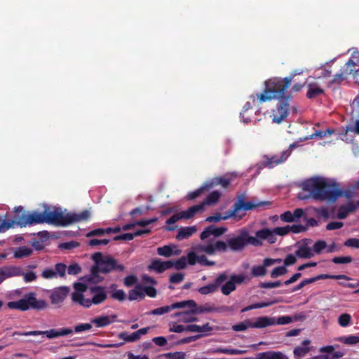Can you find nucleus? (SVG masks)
I'll list each match as a JSON object with an SVG mask.
<instances>
[{"label": "nucleus", "mask_w": 359, "mask_h": 359, "mask_svg": "<svg viewBox=\"0 0 359 359\" xmlns=\"http://www.w3.org/2000/svg\"><path fill=\"white\" fill-rule=\"evenodd\" d=\"M227 231L224 226H216L210 225L206 227L200 235L202 241L207 240V242L196 248L198 252H205L209 255H214L217 252H226L231 251L238 252L243 251L248 245L255 247L263 245V241H266L264 228L255 232L254 236L250 235L247 228H242L235 233L229 234L225 241L216 240Z\"/></svg>", "instance_id": "1"}, {"label": "nucleus", "mask_w": 359, "mask_h": 359, "mask_svg": "<svg viewBox=\"0 0 359 359\" xmlns=\"http://www.w3.org/2000/svg\"><path fill=\"white\" fill-rule=\"evenodd\" d=\"M303 191L308 194L300 193L299 199L304 200L312 198L319 201L334 202L342 193L337 183L324 177H316L303 182L301 184Z\"/></svg>", "instance_id": "2"}, {"label": "nucleus", "mask_w": 359, "mask_h": 359, "mask_svg": "<svg viewBox=\"0 0 359 359\" xmlns=\"http://www.w3.org/2000/svg\"><path fill=\"white\" fill-rule=\"evenodd\" d=\"M74 289L72 302L87 309L104 303L108 297L107 288L100 285L88 287L82 283H75Z\"/></svg>", "instance_id": "3"}, {"label": "nucleus", "mask_w": 359, "mask_h": 359, "mask_svg": "<svg viewBox=\"0 0 359 359\" xmlns=\"http://www.w3.org/2000/svg\"><path fill=\"white\" fill-rule=\"evenodd\" d=\"M19 222L20 226L43 223L65 226L68 225L67 213L64 214L61 208L49 207L45 205L43 212L34 211L23 215L22 219Z\"/></svg>", "instance_id": "4"}, {"label": "nucleus", "mask_w": 359, "mask_h": 359, "mask_svg": "<svg viewBox=\"0 0 359 359\" xmlns=\"http://www.w3.org/2000/svg\"><path fill=\"white\" fill-rule=\"evenodd\" d=\"M267 204H269L268 202H259L255 200H252L250 201H245L244 196L242 195L238 197L237 201L234 203L232 208L228 212H226L224 216H222L219 213H217L214 216L208 217L205 219V221L208 222H219L221 220H226L229 218H235L236 220H240L243 218L245 214L239 215V211L251 210Z\"/></svg>", "instance_id": "5"}, {"label": "nucleus", "mask_w": 359, "mask_h": 359, "mask_svg": "<svg viewBox=\"0 0 359 359\" xmlns=\"http://www.w3.org/2000/svg\"><path fill=\"white\" fill-rule=\"evenodd\" d=\"M265 89L264 93L257 95L259 102H265L271 100L284 99L285 93L290 83H287V81L285 79L273 78L266 81Z\"/></svg>", "instance_id": "6"}, {"label": "nucleus", "mask_w": 359, "mask_h": 359, "mask_svg": "<svg viewBox=\"0 0 359 359\" xmlns=\"http://www.w3.org/2000/svg\"><path fill=\"white\" fill-rule=\"evenodd\" d=\"M7 307L11 309L22 311H25L29 309L41 311L47 309L48 304L44 299H37L36 293L29 292L18 301L8 302Z\"/></svg>", "instance_id": "7"}, {"label": "nucleus", "mask_w": 359, "mask_h": 359, "mask_svg": "<svg viewBox=\"0 0 359 359\" xmlns=\"http://www.w3.org/2000/svg\"><path fill=\"white\" fill-rule=\"evenodd\" d=\"M306 230V227L302 224L287 225L285 226L275 227L272 229L264 228L266 241L269 244H273L276 242L277 236H284L287 235L290 232L298 233Z\"/></svg>", "instance_id": "8"}, {"label": "nucleus", "mask_w": 359, "mask_h": 359, "mask_svg": "<svg viewBox=\"0 0 359 359\" xmlns=\"http://www.w3.org/2000/svg\"><path fill=\"white\" fill-rule=\"evenodd\" d=\"M92 259L98 271L102 273H108L112 270L121 271L124 269V266L118 264L116 259L109 256H103L100 252L93 255Z\"/></svg>", "instance_id": "9"}, {"label": "nucleus", "mask_w": 359, "mask_h": 359, "mask_svg": "<svg viewBox=\"0 0 359 359\" xmlns=\"http://www.w3.org/2000/svg\"><path fill=\"white\" fill-rule=\"evenodd\" d=\"M347 75H352L353 77L359 75V53H354L351 58L346 63L345 69L341 70L340 73L334 75L333 83L343 81Z\"/></svg>", "instance_id": "10"}, {"label": "nucleus", "mask_w": 359, "mask_h": 359, "mask_svg": "<svg viewBox=\"0 0 359 359\" xmlns=\"http://www.w3.org/2000/svg\"><path fill=\"white\" fill-rule=\"evenodd\" d=\"M290 96H287L284 99L278 100L279 102L277 105V109L273 111V122L276 123H280L284 121L289 111V100Z\"/></svg>", "instance_id": "11"}, {"label": "nucleus", "mask_w": 359, "mask_h": 359, "mask_svg": "<svg viewBox=\"0 0 359 359\" xmlns=\"http://www.w3.org/2000/svg\"><path fill=\"white\" fill-rule=\"evenodd\" d=\"M295 255L301 259H311L314 257L312 249V240L303 239L296 244Z\"/></svg>", "instance_id": "12"}, {"label": "nucleus", "mask_w": 359, "mask_h": 359, "mask_svg": "<svg viewBox=\"0 0 359 359\" xmlns=\"http://www.w3.org/2000/svg\"><path fill=\"white\" fill-rule=\"evenodd\" d=\"M70 292L67 286H60L49 291V298L53 305L60 306Z\"/></svg>", "instance_id": "13"}, {"label": "nucleus", "mask_w": 359, "mask_h": 359, "mask_svg": "<svg viewBox=\"0 0 359 359\" xmlns=\"http://www.w3.org/2000/svg\"><path fill=\"white\" fill-rule=\"evenodd\" d=\"M67 266L62 263H57L53 268H46L41 273V276L44 279H53L57 277H64L66 274Z\"/></svg>", "instance_id": "14"}, {"label": "nucleus", "mask_w": 359, "mask_h": 359, "mask_svg": "<svg viewBox=\"0 0 359 359\" xmlns=\"http://www.w3.org/2000/svg\"><path fill=\"white\" fill-rule=\"evenodd\" d=\"M227 280V276L225 273H220L215 279V282L198 288V292L206 295L215 293L218 290L219 286Z\"/></svg>", "instance_id": "15"}, {"label": "nucleus", "mask_w": 359, "mask_h": 359, "mask_svg": "<svg viewBox=\"0 0 359 359\" xmlns=\"http://www.w3.org/2000/svg\"><path fill=\"white\" fill-rule=\"evenodd\" d=\"M244 279L245 277L243 275H231L229 280L219 286L221 287L222 293L224 295H229L231 292L236 290V284H241L243 282Z\"/></svg>", "instance_id": "16"}, {"label": "nucleus", "mask_w": 359, "mask_h": 359, "mask_svg": "<svg viewBox=\"0 0 359 359\" xmlns=\"http://www.w3.org/2000/svg\"><path fill=\"white\" fill-rule=\"evenodd\" d=\"M21 269L14 266H7L0 268V284L7 278L20 276Z\"/></svg>", "instance_id": "17"}, {"label": "nucleus", "mask_w": 359, "mask_h": 359, "mask_svg": "<svg viewBox=\"0 0 359 359\" xmlns=\"http://www.w3.org/2000/svg\"><path fill=\"white\" fill-rule=\"evenodd\" d=\"M13 335H21V336H37V335H46L48 339H53L57 337V330L55 329H50L46 331H29L25 332H15Z\"/></svg>", "instance_id": "18"}, {"label": "nucleus", "mask_w": 359, "mask_h": 359, "mask_svg": "<svg viewBox=\"0 0 359 359\" xmlns=\"http://www.w3.org/2000/svg\"><path fill=\"white\" fill-rule=\"evenodd\" d=\"M172 267H173L172 261H161L160 259H154L152 261L151 265H149V269H152L158 273H162L166 269H170Z\"/></svg>", "instance_id": "19"}, {"label": "nucleus", "mask_w": 359, "mask_h": 359, "mask_svg": "<svg viewBox=\"0 0 359 359\" xmlns=\"http://www.w3.org/2000/svg\"><path fill=\"white\" fill-rule=\"evenodd\" d=\"M91 216L89 210H85L80 213H67L68 225L75 222L88 220Z\"/></svg>", "instance_id": "20"}, {"label": "nucleus", "mask_w": 359, "mask_h": 359, "mask_svg": "<svg viewBox=\"0 0 359 359\" xmlns=\"http://www.w3.org/2000/svg\"><path fill=\"white\" fill-rule=\"evenodd\" d=\"M290 154V152L289 151H283L279 155H275L270 158H268L265 165L271 168L284 162L289 157Z\"/></svg>", "instance_id": "21"}, {"label": "nucleus", "mask_w": 359, "mask_h": 359, "mask_svg": "<svg viewBox=\"0 0 359 359\" xmlns=\"http://www.w3.org/2000/svg\"><path fill=\"white\" fill-rule=\"evenodd\" d=\"M194 314H196V313L193 311V308H191L188 311L175 313L173 317H178L179 322L189 323L198 320V318L194 316Z\"/></svg>", "instance_id": "22"}, {"label": "nucleus", "mask_w": 359, "mask_h": 359, "mask_svg": "<svg viewBox=\"0 0 359 359\" xmlns=\"http://www.w3.org/2000/svg\"><path fill=\"white\" fill-rule=\"evenodd\" d=\"M182 251L176 245H164L157 248V253L160 256L170 257L172 255H179Z\"/></svg>", "instance_id": "23"}, {"label": "nucleus", "mask_w": 359, "mask_h": 359, "mask_svg": "<svg viewBox=\"0 0 359 359\" xmlns=\"http://www.w3.org/2000/svg\"><path fill=\"white\" fill-rule=\"evenodd\" d=\"M275 324V319L266 316L259 317L255 320L254 322L251 321V327L253 328H264L269 325Z\"/></svg>", "instance_id": "24"}, {"label": "nucleus", "mask_w": 359, "mask_h": 359, "mask_svg": "<svg viewBox=\"0 0 359 359\" xmlns=\"http://www.w3.org/2000/svg\"><path fill=\"white\" fill-rule=\"evenodd\" d=\"M116 316L114 315L111 316H102L95 318H93L91 322L96 325L97 327H102L109 325L112 322L115 321Z\"/></svg>", "instance_id": "25"}, {"label": "nucleus", "mask_w": 359, "mask_h": 359, "mask_svg": "<svg viewBox=\"0 0 359 359\" xmlns=\"http://www.w3.org/2000/svg\"><path fill=\"white\" fill-rule=\"evenodd\" d=\"M197 229L195 226L181 227L178 231L176 238L180 241L188 238L195 233Z\"/></svg>", "instance_id": "26"}, {"label": "nucleus", "mask_w": 359, "mask_h": 359, "mask_svg": "<svg viewBox=\"0 0 359 359\" xmlns=\"http://www.w3.org/2000/svg\"><path fill=\"white\" fill-rule=\"evenodd\" d=\"M310 342L309 339H305L302 341L301 346L295 347L293 351L294 356L296 358L305 356L310 351V348L308 347Z\"/></svg>", "instance_id": "27"}, {"label": "nucleus", "mask_w": 359, "mask_h": 359, "mask_svg": "<svg viewBox=\"0 0 359 359\" xmlns=\"http://www.w3.org/2000/svg\"><path fill=\"white\" fill-rule=\"evenodd\" d=\"M33 252V249L27 246H20L13 251V257L16 259H22L30 256Z\"/></svg>", "instance_id": "28"}, {"label": "nucleus", "mask_w": 359, "mask_h": 359, "mask_svg": "<svg viewBox=\"0 0 359 359\" xmlns=\"http://www.w3.org/2000/svg\"><path fill=\"white\" fill-rule=\"evenodd\" d=\"M204 209V203H199L190 207L185 211H182V217L184 219H190L197 212H202Z\"/></svg>", "instance_id": "29"}, {"label": "nucleus", "mask_w": 359, "mask_h": 359, "mask_svg": "<svg viewBox=\"0 0 359 359\" xmlns=\"http://www.w3.org/2000/svg\"><path fill=\"white\" fill-rule=\"evenodd\" d=\"M356 208V206L353 203H348L346 205L341 206L337 212V217L339 219H345L348 215L353 212Z\"/></svg>", "instance_id": "30"}, {"label": "nucleus", "mask_w": 359, "mask_h": 359, "mask_svg": "<svg viewBox=\"0 0 359 359\" xmlns=\"http://www.w3.org/2000/svg\"><path fill=\"white\" fill-rule=\"evenodd\" d=\"M256 359H287V358L280 352L266 351L259 353Z\"/></svg>", "instance_id": "31"}, {"label": "nucleus", "mask_w": 359, "mask_h": 359, "mask_svg": "<svg viewBox=\"0 0 359 359\" xmlns=\"http://www.w3.org/2000/svg\"><path fill=\"white\" fill-rule=\"evenodd\" d=\"M324 90L317 83H309L308 85V91L306 96L309 99L316 97L317 96L323 94Z\"/></svg>", "instance_id": "32"}, {"label": "nucleus", "mask_w": 359, "mask_h": 359, "mask_svg": "<svg viewBox=\"0 0 359 359\" xmlns=\"http://www.w3.org/2000/svg\"><path fill=\"white\" fill-rule=\"evenodd\" d=\"M231 180V178H230L227 176H225V177H220V178H218V177L214 178L211 182H207V183L209 185L208 186L209 189L212 188L214 185H217V184H220L222 187L226 188L230 184Z\"/></svg>", "instance_id": "33"}, {"label": "nucleus", "mask_w": 359, "mask_h": 359, "mask_svg": "<svg viewBox=\"0 0 359 359\" xmlns=\"http://www.w3.org/2000/svg\"><path fill=\"white\" fill-rule=\"evenodd\" d=\"M212 353H223L228 355H241L245 353L244 350L235 349V348H218L214 349Z\"/></svg>", "instance_id": "34"}, {"label": "nucleus", "mask_w": 359, "mask_h": 359, "mask_svg": "<svg viewBox=\"0 0 359 359\" xmlns=\"http://www.w3.org/2000/svg\"><path fill=\"white\" fill-rule=\"evenodd\" d=\"M196 306V302L194 300H185L174 303L170 305L172 309L188 308L189 309Z\"/></svg>", "instance_id": "35"}, {"label": "nucleus", "mask_w": 359, "mask_h": 359, "mask_svg": "<svg viewBox=\"0 0 359 359\" xmlns=\"http://www.w3.org/2000/svg\"><path fill=\"white\" fill-rule=\"evenodd\" d=\"M22 217H23V215L21 217H20L18 221H14V220H11L9 222L6 221V220L2 221L0 223V233L4 232L11 228H14L15 226V225L20 226L19 222L22 219Z\"/></svg>", "instance_id": "36"}, {"label": "nucleus", "mask_w": 359, "mask_h": 359, "mask_svg": "<svg viewBox=\"0 0 359 359\" xmlns=\"http://www.w3.org/2000/svg\"><path fill=\"white\" fill-rule=\"evenodd\" d=\"M221 196V194L217 191H215L210 193L206 198V199L202 202L201 203H204V206L205 205H214L219 201V198Z\"/></svg>", "instance_id": "37"}, {"label": "nucleus", "mask_w": 359, "mask_h": 359, "mask_svg": "<svg viewBox=\"0 0 359 359\" xmlns=\"http://www.w3.org/2000/svg\"><path fill=\"white\" fill-rule=\"evenodd\" d=\"M144 297V293L142 291V288L140 287H136L135 289L132 290L129 292L128 299L130 301L142 299Z\"/></svg>", "instance_id": "38"}, {"label": "nucleus", "mask_w": 359, "mask_h": 359, "mask_svg": "<svg viewBox=\"0 0 359 359\" xmlns=\"http://www.w3.org/2000/svg\"><path fill=\"white\" fill-rule=\"evenodd\" d=\"M199 245H196L193 248V251L188 253L187 259V263H189L190 265H194L196 262H198V254L201 253L202 252H198L196 251V248ZM205 253V252H203Z\"/></svg>", "instance_id": "39"}, {"label": "nucleus", "mask_w": 359, "mask_h": 359, "mask_svg": "<svg viewBox=\"0 0 359 359\" xmlns=\"http://www.w3.org/2000/svg\"><path fill=\"white\" fill-rule=\"evenodd\" d=\"M326 248L327 243L324 241L319 240L314 243L312 242V249L314 255L316 254H320L323 252V250H325Z\"/></svg>", "instance_id": "40"}, {"label": "nucleus", "mask_w": 359, "mask_h": 359, "mask_svg": "<svg viewBox=\"0 0 359 359\" xmlns=\"http://www.w3.org/2000/svg\"><path fill=\"white\" fill-rule=\"evenodd\" d=\"M208 186L209 185L208 183H205L199 189L195 190L194 191L189 193L187 195V198L189 200H193V199L198 197L205 189H209Z\"/></svg>", "instance_id": "41"}, {"label": "nucleus", "mask_w": 359, "mask_h": 359, "mask_svg": "<svg viewBox=\"0 0 359 359\" xmlns=\"http://www.w3.org/2000/svg\"><path fill=\"white\" fill-rule=\"evenodd\" d=\"M298 318L297 316H294L292 318V316H283L278 317L276 320L275 319V323L278 325H287L292 323L293 320H297Z\"/></svg>", "instance_id": "42"}, {"label": "nucleus", "mask_w": 359, "mask_h": 359, "mask_svg": "<svg viewBox=\"0 0 359 359\" xmlns=\"http://www.w3.org/2000/svg\"><path fill=\"white\" fill-rule=\"evenodd\" d=\"M250 327H251V321L250 320H246L245 321L233 325L232 329L236 332H241L244 331Z\"/></svg>", "instance_id": "43"}, {"label": "nucleus", "mask_w": 359, "mask_h": 359, "mask_svg": "<svg viewBox=\"0 0 359 359\" xmlns=\"http://www.w3.org/2000/svg\"><path fill=\"white\" fill-rule=\"evenodd\" d=\"M340 341L347 345H354L359 343V337L355 335L342 337L340 338Z\"/></svg>", "instance_id": "44"}, {"label": "nucleus", "mask_w": 359, "mask_h": 359, "mask_svg": "<svg viewBox=\"0 0 359 359\" xmlns=\"http://www.w3.org/2000/svg\"><path fill=\"white\" fill-rule=\"evenodd\" d=\"M334 130L328 128L325 130H316L314 133H313L310 138L313 139L314 137H319V138H323L330 136L332 134H333Z\"/></svg>", "instance_id": "45"}, {"label": "nucleus", "mask_w": 359, "mask_h": 359, "mask_svg": "<svg viewBox=\"0 0 359 359\" xmlns=\"http://www.w3.org/2000/svg\"><path fill=\"white\" fill-rule=\"evenodd\" d=\"M287 272L286 267L283 266H277L271 272V277L276 278L279 276L285 275Z\"/></svg>", "instance_id": "46"}, {"label": "nucleus", "mask_w": 359, "mask_h": 359, "mask_svg": "<svg viewBox=\"0 0 359 359\" xmlns=\"http://www.w3.org/2000/svg\"><path fill=\"white\" fill-rule=\"evenodd\" d=\"M172 310V308H170V305L169 306H165L159 308H156L155 309L151 310L148 313L149 315H163L165 313H167L170 312Z\"/></svg>", "instance_id": "47"}, {"label": "nucleus", "mask_w": 359, "mask_h": 359, "mask_svg": "<svg viewBox=\"0 0 359 359\" xmlns=\"http://www.w3.org/2000/svg\"><path fill=\"white\" fill-rule=\"evenodd\" d=\"M351 115L353 118H359V95L357 96L351 104Z\"/></svg>", "instance_id": "48"}, {"label": "nucleus", "mask_w": 359, "mask_h": 359, "mask_svg": "<svg viewBox=\"0 0 359 359\" xmlns=\"http://www.w3.org/2000/svg\"><path fill=\"white\" fill-rule=\"evenodd\" d=\"M251 272L252 276L258 277L264 276L266 270L263 265H257L252 266Z\"/></svg>", "instance_id": "49"}, {"label": "nucleus", "mask_w": 359, "mask_h": 359, "mask_svg": "<svg viewBox=\"0 0 359 359\" xmlns=\"http://www.w3.org/2000/svg\"><path fill=\"white\" fill-rule=\"evenodd\" d=\"M351 320V317L348 313L341 314L338 318V323L341 327H347Z\"/></svg>", "instance_id": "50"}, {"label": "nucleus", "mask_w": 359, "mask_h": 359, "mask_svg": "<svg viewBox=\"0 0 359 359\" xmlns=\"http://www.w3.org/2000/svg\"><path fill=\"white\" fill-rule=\"evenodd\" d=\"M187 265V259L186 257L183 256L177 259L176 262H173V267H175L177 270H180L186 268Z\"/></svg>", "instance_id": "51"}, {"label": "nucleus", "mask_w": 359, "mask_h": 359, "mask_svg": "<svg viewBox=\"0 0 359 359\" xmlns=\"http://www.w3.org/2000/svg\"><path fill=\"white\" fill-rule=\"evenodd\" d=\"M280 219L284 222H293L295 219L293 217V214L290 211H286L280 215Z\"/></svg>", "instance_id": "52"}, {"label": "nucleus", "mask_w": 359, "mask_h": 359, "mask_svg": "<svg viewBox=\"0 0 359 359\" xmlns=\"http://www.w3.org/2000/svg\"><path fill=\"white\" fill-rule=\"evenodd\" d=\"M20 275L23 276V279L26 283L34 281L37 278L36 273L33 271H28L25 273H22L21 271Z\"/></svg>", "instance_id": "53"}, {"label": "nucleus", "mask_w": 359, "mask_h": 359, "mask_svg": "<svg viewBox=\"0 0 359 359\" xmlns=\"http://www.w3.org/2000/svg\"><path fill=\"white\" fill-rule=\"evenodd\" d=\"M344 245L352 248L359 249V238H348L344 242Z\"/></svg>", "instance_id": "54"}, {"label": "nucleus", "mask_w": 359, "mask_h": 359, "mask_svg": "<svg viewBox=\"0 0 359 359\" xmlns=\"http://www.w3.org/2000/svg\"><path fill=\"white\" fill-rule=\"evenodd\" d=\"M67 271L69 275H77L81 271V268L78 264H73L67 268Z\"/></svg>", "instance_id": "55"}, {"label": "nucleus", "mask_w": 359, "mask_h": 359, "mask_svg": "<svg viewBox=\"0 0 359 359\" xmlns=\"http://www.w3.org/2000/svg\"><path fill=\"white\" fill-rule=\"evenodd\" d=\"M252 108V104L248 102L245 104L244 107H243V111L241 112L240 115L242 118V121L245 123H247L248 122L250 121V119L249 118H245V113L249 110V109H251Z\"/></svg>", "instance_id": "56"}, {"label": "nucleus", "mask_w": 359, "mask_h": 359, "mask_svg": "<svg viewBox=\"0 0 359 359\" xmlns=\"http://www.w3.org/2000/svg\"><path fill=\"white\" fill-rule=\"evenodd\" d=\"M91 328H92V325L90 323H83V324H79V325H76L74 327V331L76 333H79V332H83L85 331L90 330Z\"/></svg>", "instance_id": "57"}, {"label": "nucleus", "mask_w": 359, "mask_h": 359, "mask_svg": "<svg viewBox=\"0 0 359 359\" xmlns=\"http://www.w3.org/2000/svg\"><path fill=\"white\" fill-rule=\"evenodd\" d=\"M166 358L168 359H185L186 353L184 352H174L168 353L166 354Z\"/></svg>", "instance_id": "58"}, {"label": "nucleus", "mask_w": 359, "mask_h": 359, "mask_svg": "<svg viewBox=\"0 0 359 359\" xmlns=\"http://www.w3.org/2000/svg\"><path fill=\"white\" fill-rule=\"evenodd\" d=\"M184 278V275L182 273H176L170 277V281L172 283H180Z\"/></svg>", "instance_id": "59"}, {"label": "nucleus", "mask_w": 359, "mask_h": 359, "mask_svg": "<svg viewBox=\"0 0 359 359\" xmlns=\"http://www.w3.org/2000/svg\"><path fill=\"white\" fill-rule=\"evenodd\" d=\"M352 258L349 256L346 257H336L333 258L332 262L334 264H348L351 262Z\"/></svg>", "instance_id": "60"}, {"label": "nucleus", "mask_w": 359, "mask_h": 359, "mask_svg": "<svg viewBox=\"0 0 359 359\" xmlns=\"http://www.w3.org/2000/svg\"><path fill=\"white\" fill-rule=\"evenodd\" d=\"M111 297L118 301H123L126 299V294L123 290H118L111 294Z\"/></svg>", "instance_id": "61"}, {"label": "nucleus", "mask_w": 359, "mask_h": 359, "mask_svg": "<svg viewBox=\"0 0 359 359\" xmlns=\"http://www.w3.org/2000/svg\"><path fill=\"white\" fill-rule=\"evenodd\" d=\"M295 255L290 254L286 256L285 259H284V266L286 267L287 266L292 265L296 263L297 258Z\"/></svg>", "instance_id": "62"}, {"label": "nucleus", "mask_w": 359, "mask_h": 359, "mask_svg": "<svg viewBox=\"0 0 359 359\" xmlns=\"http://www.w3.org/2000/svg\"><path fill=\"white\" fill-rule=\"evenodd\" d=\"M344 226V223L341 222H332L327 224L326 229L331 231L334 229H341Z\"/></svg>", "instance_id": "63"}, {"label": "nucleus", "mask_w": 359, "mask_h": 359, "mask_svg": "<svg viewBox=\"0 0 359 359\" xmlns=\"http://www.w3.org/2000/svg\"><path fill=\"white\" fill-rule=\"evenodd\" d=\"M353 132L359 135V120H357L354 126H347L346 127V133Z\"/></svg>", "instance_id": "64"}]
</instances>
